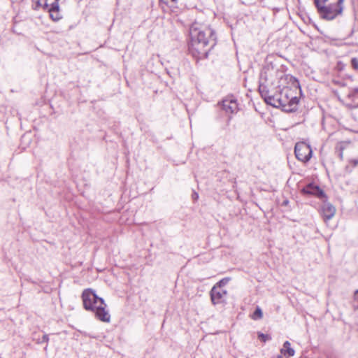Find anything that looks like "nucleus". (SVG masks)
<instances>
[{
	"instance_id": "1",
	"label": "nucleus",
	"mask_w": 358,
	"mask_h": 358,
	"mask_svg": "<svg viewBox=\"0 0 358 358\" xmlns=\"http://www.w3.org/2000/svg\"><path fill=\"white\" fill-rule=\"evenodd\" d=\"M278 80L277 87L281 88L278 93V108L291 112L296 108L299 99L300 85L299 81L294 77L281 73L275 75Z\"/></svg>"
},
{
	"instance_id": "2",
	"label": "nucleus",
	"mask_w": 358,
	"mask_h": 358,
	"mask_svg": "<svg viewBox=\"0 0 358 358\" xmlns=\"http://www.w3.org/2000/svg\"><path fill=\"white\" fill-rule=\"evenodd\" d=\"M212 31L206 26L194 24L190 28L189 50L196 59H206L212 48L210 38Z\"/></svg>"
},
{
	"instance_id": "3",
	"label": "nucleus",
	"mask_w": 358,
	"mask_h": 358,
	"mask_svg": "<svg viewBox=\"0 0 358 358\" xmlns=\"http://www.w3.org/2000/svg\"><path fill=\"white\" fill-rule=\"evenodd\" d=\"M278 74L273 69H264L260 76L259 92L265 102L271 106L278 108V83L275 85L273 78Z\"/></svg>"
},
{
	"instance_id": "4",
	"label": "nucleus",
	"mask_w": 358,
	"mask_h": 358,
	"mask_svg": "<svg viewBox=\"0 0 358 358\" xmlns=\"http://www.w3.org/2000/svg\"><path fill=\"white\" fill-rule=\"evenodd\" d=\"M344 1L345 0H314V4L321 19L332 21L343 14Z\"/></svg>"
},
{
	"instance_id": "5",
	"label": "nucleus",
	"mask_w": 358,
	"mask_h": 358,
	"mask_svg": "<svg viewBox=\"0 0 358 358\" xmlns=\"http://www.w3.org/2000/svg\"><path fill=\"white\" fill-rule=\"evenodd\" d=\"M91 312L98 320L102 322H110V315L104 299L99 297L96 291L92 289H91Z\"/></svg>"
},
{
	"instance_id": "6",
	"label": "nucleus",
	"mask_w": 358,
	"mask_h": 358,
	"mask_svg": "<svg viewBox=\"0 0 358 358\" xmlns=\"http://www.w3.org/2000/svg\"><path fill=\"white\" fill-rule=\"evenodd\" d=\"M294 154L299 161L307 162L312 157L313 150L308 143L305 141H301L296 143Z\"/></svg>"
},
{
	"instance_id": "7",
	"label": "nucleus",
	"mask_w": 358,
	"mask_h": 358,
	"mask_svg": "<svg viewBox=\"0 0 358 358\" xmlns=\"http://www.w3.org/2000/svg\"><path fill=\"white\" fill-rule=\"evenodd\" d=\"M301 193L304 195L314 196L320 199H327V196L323 189L313 182H310L301 189Z\"/></svg>"
},
{
	"instance_id": "8",
	"label": "nucleus",
	"mask_w": 358,
	"mask_h": 358,
	"mask_svg": "<svg viewBox=\"0 0 358 358\" xmlns=\"http://www.w3.org/2000/svg\"><path fill=\"white\" fill-rule=\"evenodd\" d=\"M227 294V291L224 289L213 287L210 291V296L213 305L220 304L224 302V296Z\"/></svg>"
},
{
	"instance_id": "9",
	"label": "nucleus",
	"mask_w": 358,
	"mask_h": 358,
	"mask_svg": "<svg viewBox=\"0 0 358 358\" xmlns=\"http://www.w3.org/2000/svg\"><path fill=\"white\" fill-rule=\"evenodd\" d=\"M43 8L44 10H48L50 13V17L53 21H58L62 18V15L59 13V6L57 1H54L51 3L45 2Z\"/></svg>"
},
{
	"instance_id": "10",
	"label": "nucleus",
	"mask_w": 358,
	"mask_h": 358,
	"mask_svg": "<svg viewBox=\"0 0 358 358\" xmlns=\"http://www.w3.org/2000/svg\"><path fill=\"white\" fill-rule=\"evenodd\" d=\"M323 204L322 206V212L324 220H329L332 219L336 213L335 207L330 203L327 201V199H324Z\"/></svg>"
},
{
	"instance_id": "11",
	"label": "nucleus",
	"mask_w": 358,
	"mask_h": 358,
	"mask_svg": "<svg viewBox=\"0 0 358 358\" xmlns=\"http://www.w3.org/2000/svg\"><path fill=\"white\" fill-rule=\"evenodd\" d=\"M222 108L227 113H236L238 109L237 101L234 99L224 100L222 101Z\"/></svg>"
},
{
	"instance_id": "12",
	"label": "nucleus",
	"mask_w": 358,
	"mask_h": 358,
	"mask_svg": "<svg viewBox=\"0 0 358 358\" xmlns=\"http://www.w3.org/2000/svg\"><path fill=\"white\" fill-rule=\"evenodd\" d=\"M280 353L286 357H293L295 354V350L291 348V344L288 341L283 343L282 348L280 349Z\"/></svg>"
},
{
	"instance_id": "13",
	"label": "nucleus",
	"mask_w": 358,
	"mask_h": 358,
	"mask_svg": "<svg viewBox=\"0 0 358 358\" xmlns=\"http://www.w3.org/2000/svg\"><path fill=\"white\" fill-rule=\"evenodd\" d=\"M358 165V159H348V164L345 166L344 171L347 174H350L353 169Z\"/></svg>"
},
{
	"instance_id": "14",
	"label": "nucleus",
	"mask_w": 358,
	"mask_h": 358,
	"mask_svg": "<svg viewBox=\"0 0 358 358\" xmlns=\"http://www.w3.org/2000/svg\"><path fill=\"white\" fill-rule=\"evenodd\" d=\"M84 308L90 310V288L85 289L82 294Z\"/></svg>"
},
{
	"instance_id": "15",
	"label": "nucleus",
	"mask_w": 358,
	"mask_h": 358,
	"mask_svg": "<svg viewBox=\"0 0 358 358\" xmlns=\"http://www.w3.org/2000/svg\"><path fill=\"white\" fill-rule=\"evenodd\" d=\"M231 280V278L226 277L220 280H219L213 287H217V288L223 289V287L228 284V282Z\"/></svg>"
},
{
	"instance_id": "16",
	"label": "nucleus",
	"mask_w": 358,
	"mask_h": 358,
	"mask_svg": "<svg viewBox=\"0 0 358 358\" xmlns=\"http://www.w3.org/2000/svg\"><path fill=\"white\" fill-rule=\"evenodd\" d=\"M351 143L350 141H344L338 142L336 145V150H344Z\"/></svg>"
},
{
	"instance_id": "17",
	"label": "nucleus",
	"mask_w": 358,
	"mask_h": 358,
	"mask_svg": "<svg viewBox=\"0 0 358 358\" xmlns=\"http://www.w3.org/2000/svg\"><path fill=\"white\" fill-rule=\"evenodd\" d=\"M262 315L263 313L262 309L259 306H257L252 315V318L255 320H257L261 319L262 317Z\"/></svg>"
},
{
	"instance_id": "18",
	"label": "nucleus",
	"mask_w": 358,
	"mask_h": 358,
	"mask_svg": "<svg viewBox=\"0 0 358 358\" xmlns=\"http://www.w3.org/2000/svg\"><path fill=\"white\" fill-rule=\"evenodd\" d=\"M257 338L259 341L266 343V341H268L271 340V336L269 334H266L262 332L257 333Z\"/></svg>"
},
{
	"instance_id": "19",
	"label": "nucleus",
	"mask_w": 358,
	"mask_h": 358,
	"mask_svg": "<svg viewBox=\"0 0 358 358\" xmlns=\"http://www.w3.org/2000/svg\"><path fill=\"white\" fill-rule=\"evenodd\" d=\"M29 137L30 136H22L21 145L23 147V148H25V147L29 145V142L30 140Z\"/></svg>"
},
{
	"instance_id": "20",
	"label": "nucleus",
	"mask_w": 358,
	"mask_h": 358,
	"mask_svg": "<svg viewBox=\"0 0 358 358\" xmlns=\"http://www.w3.org/2000/svg\"><path fill=\"white\" fill-rule=\"evenodd\" d=\"M351 64L355 70H358V59L357 58H352L351 59Z\"/></svg>"
},
{
	"instance_id": "21",
	"label": "nucleus",
	"mask_w": 358,
	"mask_h": 358,
	"mask_svg": "<svg viewBox=\"0 0 358 358\" xmlns=\"http://www.w3.org/2000/svg\"><path fill=\"white\" fill-rule=\"evenodd\" d=\"M49 341V337L48 334H44L41 339L38 340V343H48Z\"/></svg>"
},
{
	"instance_id": "22",
	"label": "nucleus",
	"mask_w": 358,
	"mask_h": 358,
	"mask_svg": "<svg viewBox=\"0 0 358 358\" xmlns=\"http://www.w3.org/2000/svg\"><path fill=\"white\" fill-rule=\"evenodd\" d=\"M339 152L338 153V157L341 160H343V150H338Z\"/></svg>"
},
{
	"instance_id": "23",
	"label": "nucleus",
	"mask_w": 358,
	"mask_h": 358,
	"mask_svg": "<svg viewBox=\"0 0 358 358\" xmlns=\"http://www.w3.org/2000/svg\"><path fill=\"white\" fill-rule=\"evenodd\" d=\"M41 6H42L41 1L40 0H37L36 3V7H35L34 9H38Z\"/></svg>"
},
{
	"instance_id": "24",
	"label": "nucleus",
	"mask_w": 358,
	"mask_h": 358,
	"mask_svg": "<svg viewBox=\"0 0 358 358\" xmlns=\"http://www.w3.org/2000/svg\"><path fill=\"white\" fill-rule=\"evenodd\" d=\"M198 198H199V194H198L196 192H194L192 194V199H193L194 200H196V199H198Z\"/></svg>"
},
{
	"instance_id": "25",
	"label": "nucleus",
	"mask_w": 358,
	"mask_h": 358,
	"mask_svg": "<svg viewBox=\"0 0 358 358\" xmlns=\"http://www.w3.org/2000/svg\"><path fill=\"white\" fill-rule=\"evenodd\" d=\"M289 201L288 199H285L282 202V206H286L289 204Z\"/></svg>"
},
{
	"instance_id": "26",
	"label": "nucleus",
	"mask_w": 358,
	"mask_h": 358,
	"mask_svg": "<svg viewBox=\"0 0 358 358\" xmlns=\"http://www.w3.org/2000/svg\"><path fill=\"white\" fill-rule=\"evenodd\" d=\"M161 1H163L164 3L168 4L170 2H174L176 0H160Z\"/></svg>"
},
{
	"instance_id": "27",
	"label": "nucleus",
	"mask_w": 358,
	"mask_h": 358,
	"mask_svg": "<svg viewBox=\"0 0 358 358\" xmlns=\"http://www.w3.org/2000/svg\"><path fill=\"white\" fill-rule=\"evenodd\" d=\"M282 356H284V355L280 354V355H277L276 358H282Z\"/></svg>"
},
{
	"instance_id": "28",
	"label": "nucleus",
	"mask_w": 358,
	"mask_h": 358,
	"mask_svg": "<svg viewBox=\"0 0 358 358\" xmlns=\"http://www.w3.org/2000/svg\"><path fill=\"white\" fill-rule=\"evenodd\" d=\"M358 294V289H357L355 292V295L356 296V294Z\"/></svg>"
},
{
	"instance_id": "29",
	"label": "nucleus",
	"mask_w": 358,
	"mask_h": 358,
	"mask_svg": "<svg viewBox=\"0 0 358 358\" xmlns=\"http://www.w3.org/2000/svg\"><path fill=\"white\" fill-rule=\"evenodd\" d=\"M59 0H55V1H57L59 3Z\"/></svg>"
},
{
	"instance_id": "30",
	"label": "nucleus",
	"mask_w": 358,
	"mask_h": 358,
	"mask_svg": "<svg viewBox=\"0 0 358 358\" xmlns=\"http://www.w3.org/2000/svg\"><path fill=\"white\" fill-rule=\"evenodd\" d=\"M48 0H45V2H48Z\"/></svg>"
},
{
	"instance_id": "31",
	"label": "nucleus",
	"mask_w": 358,
	"mask_h": 358,
	"mask_svg": "<svg viewBox=\"0 0 358 358\" xmlns=\"http://www.w3.org/2000/svg\"><path fill=\"white\" fill-rule=\"evenodd\" d=\"M357 300H358V298H357Z\"/></svg>"
}]
</instances>
